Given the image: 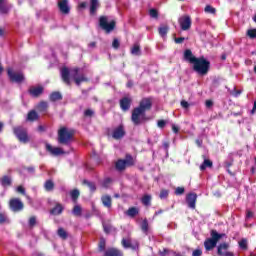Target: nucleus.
<instances>
[{"label": "nucleus", "mask_w": 256, "mask_h": 256, "mask_svg": "<svg viewBox=\"0 0 256 256\" xmlns=\"http://www.w3.org/2000/svg\"><path fill=\"white\" fill-rule=\"evenodd\" d=\"M153 108V100L151 98H142L137 107L133 108L131 112V122L134 127L145 125L149 121L147 111Z\"/></svg>", "instance_id": "1"}, {"label": "nucleus", "mask_w": 256, "mask_h": 256, "mask_svg": "<svg viewBox=\"0 0 256 256\" xmlns=\"http://www.w3.org/2000/svg\"><path fill=\"white\" fill-rule=\"evenodd\" d=\"M81 68L74 67L71 70L67 67H63L61 69V79L65 85L70 86L71 85V78L73 79L74 83L79 87L82 83L89 82V78L85 76V74H80Z\"/></svg>", "instance_id": "2"}, {"label": "nucleus", "mask_w": 256, "mask_h": 256, "mask_svg": "<svg viewBox=\"0 0 256 256\" xmlns=\"http://www.w3.org/2000/svg\"><path fill=\"white\" fill-rule=\"evenodd\" d=\"M75 137V130L69 129L67 127H61L58 130V143L59 145H71Z\"/></svg>", "instance_id": "3"}, {"label": "nucleus", "mask_w": 256, "mask_h": 256, "mask_svg": "<svg viewBox=\"0 0 256 256\" xmlns=\"http://www.w3.org/2000/svg\"><path fill=\"white\" fill-rule=\"evenodd\" d=\"M193 71L198 73L199 75H207L209 73V69H211V62L205 59V57L197 58L193 63Z\"/></svg>", "instance_id": "4"}, {"label": "nucleus", "mask_w": 256, "mask_h": 256, "mask_svg": "<svg viewBox=\"0 0 256 256\" xmlns=\"http://www.w3.org/2000/svg\"><path fill=\"white\" fill-rule=\"evenodd\" d=\"M13 134L18 139L20 143H23L24 145H27L29 141H31V138L29 137V132L27 131V128L23 126H16L13 128Z\"/></svg>", "instance_id": "5"}, {"label": "nucleus", "mask_w": 256, "mask_h": 256, "mask_svg": "<svg viewBox=\"0 0 256 256\" xmlns=\"http://www.w3.org/2000/svg\"><path fill=\"white\" fill-rule=\"evenodd\" d=\"M116 25L117 22H115V20L109 22V18L107 16L99 17V27L107 34L111 33V31H115Z\"/></svg>", "instance_id": "6"}, {"label": "nucleus", "mask_w": 256, "mask_h": 256, "mask_svg": "<svg viewBox=\"0 0 256 256\" xmlns=\"http://www.w3.org/2000/svg\"><path fill=\"white\" fill-rule=\"evenodd\" d=\"M132 165H135V160L131 154H127L125 159H119L115 163V168L117 171H125L127 167H132Z\"/></svg>", "instance_id": "7"}, {"label": "nucleus", "mask_w": 256, "mask_h": 256, "mask_svg": "<svg viewBox=\"0 0 256 256\" xmlns=\"http://www.w3.org/2000/svg\"><path fill=\"white\" fill-rule=\"evenodd\" d=\"M9 207L14 213H19V211H23L25 204L19 198H12L9 201Z\"/></svg>", "instance_id": "8"}, {"label": "nucleus", "mask_w": 256, "mask_h": 256, "mask_svg": "<svg viewBox=\"0 0 256 256\" xmlns=\"http://www.w3.org/2000/svg\"><path fill=\"white\" fill-rule=\"evenodd\" d=\"M7 75L11 81V83H23L25 81V75L23 73L13 72V69H7Z\"/></svg>", "instance_id": "9"}, {"label": "nucleus", "mask_w": 256, "mask_h": 256, "mask_svg": "<svg viewBox=\"0 0 256 256\" xmlns=\"http://www.w3.org/2000/svg\"><path fill=\"white\" fill-rule=\"evenodd\" d=\"M178 23L182 31H189L193 22L191 21V16L185 15L179 18Z\"/></svg>", "instance_id": "10"}, {"label": "nucleus", "mask_w": 256, "mask_h": 256, "mask_svg": "<svg viewBox=\"0 0 256 256\" xmlns=\"http://www.w3.org/2000/svg\"><path fill=\"white\" fill-rule=\"evenodd\" d=\"M217 243H219L217 241V237L214 236L212 234V232L210 231V238H207L204 241V247H205L206 251H213V249L217 247Z\"/></svg>", "instance_id": "11"}, {"label": "nucleus", "mask_w": 256, "mask_h": 256, "mask_svg": "<svg viewBox=\"0 0 256 256\" xmlns=\"http://www.w3.org/2000/svg\"><path fill=\"white\" fill-rule=\"evenodd\" d=\"M58 9L62 15H69L71 7H69V0H60L58 2Z\"/></svg>", "instance_id": "12"}, {"label": "nucleus", "mask_w": 256, "mask_h": 256, "mask_svg": "<svg viewBox=\"0 0 256 256\" xmlns=\"http://www.w3.org/2000/svg\"><path fill=\"white\" fill-rule=\"evenodd\" d=\"M131 103H133V100L129 97H123L120 99V109L124 112L127 113L129 109H131Z\"/></svg>", "instance_id": "13"}, {"label": "nucleus", "mask_w": 256, "mask_h": 256, "mask_svg": "<svg viewBox=\"0 0 256 256\" xmlns=\"http://www.w3.org/2000/svg\"><path fill=\"white\" fill-rule=\"evenodd\" d=\"M125 133V128L123 127V125H120L113 130L112 137L116 141H119V139H123L125 137Z\"/></svg>", "instance_id": "14"}, {"label": "nucleus", "mask_w": 256, "mask_h": 256, "mask_svg": "<svg viewBox=\"0 0 256 256\" xmlns=\"http://www.w3.org/2000/svg\"><path fill=\"white\" fill-rule=\"evenodd\" d=\"M45 91V88L43 86H32L30 87V89L28 90L29 95H31V97H34L35 99H37L38 97H41V94Z\"/></svg>", "instance_id": "15"}, {"label": "nucleus", "mask_w": 256, "mask_h": 256, "mask_svg": "<svg viewBox=\"0 0 256 256\" xmlns=\"http://www.w3.org/2000/svg\"><path fill=\"white\" fill-rule=\"evenodd\" d=\"M186 203L190 209H195L197 203V194L189 193L186 196Z\"/></svg>", "instance_id": "16"}, {"label": "nucleus", "mask_w": 256, "mask_h": 256, "mask_svg": "<svg viewBox=\"0 0 256 256\" xmlns=\"http://www.w3.org/2000/svg\"><path fill=\"white\" fill-rule=\"evenodd\" d=\"M0 183L4 188L11 187V185H13V178H11L9 175H4L0 179Z\"/></svg>", "instance_id": "17"}, {"label": "nucleus", "mask_w": 256, "mask_h": 256, "mask_svg": "<svg viewBox=\"0 0 256 256\" xmlns=\"http://www.w3.org/2000/svg\"><path fill=\"white\" fill-rule=\"evenodd\" d=\"M26 121L30 123H35V121H39V113L35 110H30L27 114Z\"/></svg>", "instance_id": "18"}, {"label": "nucleus", "mask_w": 256, "mask_h": 256, "mask_svg": "<svg viewBox=\"0 0 256 256\" xmlns=\"http://www.w3.org/2000/svg\"><path fill=\"white\" fill-rule=\"evenodd\" d=\"M196 59L197 57L193 55V52L191 51V49H186L184 51V61H188V63H191L193 65Z\"/></svg>", "instance_id": "19"}, {"label": "nucleus", "mask_w": 256, "mask_h": 256, "mask_svg": "<svg viewBox=\"0 0 256 256\" xmlns=\"http://www.w3.org/2000/svg\"><path fill=\"white\" fill-rule=\"evenodd\" d=\"M104 256H123V252L117 248H108L104 252Z\"/></svg>", "instance_id": "20"}, {"label": "nucleus", "mask_w": 256, "mask_h": 256, "mask_svg": "<svg viewBox=\"0 0 256 256\" xmlns=\"http://www.w3.org/2000/svg\"><path fill=\"white\" fill-rule=\"evenodd\" d=\"M64 207L63 204L61 203H57L51 210H50V215H61V213H63L64 211Z\"/></svg>", "instance_id": "21"}, {"label": "nucleus", "mask_w": 256, "mask_h": 256, "mask_svg": "<svg viewBox=\"0 0 256 256\" xmlns=\"http://www.w3.org/2000/svg\"><path fill=\"white\" fill-rule=\"evenodd\" d=\"M46 151H48V153H51V155H63V150H61V148H54L53 146H51V144H46Z\"/></svg>", "instance_id": "22"}, {"label": "nucleus", "mask_w": 256, "mask_h": 256, "mask_svg": "<svg viewBox=\"0 0 256 256\" xmlns=\"http://www.w3.org/2000/svg\"><path fill=\"white\" fill-rule=\"evenodd\" d=\"M61 100H63V95L59 91H54L49 95V101H51L52 103Z\"/></svg>", "instance_id": "23"}, {"label": "nucleus", "mask_w": 256, "mask_h": 256, "mask_svg": "<svg viewBox=\"0 0 256 256\" xmlns=\"http://www.w3.org/2000/svg\"><path fill=\"white\" fill-rule=\"evenodd\" d=\"M102 205L106 207L107 209H111L113 205V200L111 199V196L109 195H104L101 197Z\"/></svg>", "instance_id": "24"}, {"label": "nucleus", "mask_w": 256, "mask_h": 256, "mask_svg": "<svg viewBox=\"0 0 256 256\" xmlns=\"http://www.w3.org/2000/svg\"><path fill=\"white\" fill-rule=\"evenodd\" d=\"M99 9V0H90V15H96Z\"/></svg>", "instance_id": "25"}, {"label": "nucleus", "mask_w": 256, "mask_h": 256, "mask_svg": "<svg viewBox=\"0 0 256 256\" xmlns=\"http://www.w3.org/2000/svg\"><path fill=\"white\" fill-rule=\"evenodd\" d=\"M228 249H229V243L223 242V243L219 244L217 247V255H219V256L225 255V253H223V251H227Z\"/></svg>", "instance_id": "26"}, {"label": "nucleus", "mask_w": 256, "mask_h": 256, "mask_svg": "<svg viewBox=\"0 0 256 256\" xmlns=\"http://www.w3.org/2000/svg\"><path fill=\"white\" fill-rule=\"evenodd\" d=\"M204 158L203 163L200 165V171H205V169L213 167V161L207 159L205 155L202 156Z\"/></svg>", "instance_id": "27"}, {"label": "nucleus", "mask_w": 256, "mask_h": 256, "mask_svg": "<svg viewBox=\"0 0 256 256\" xmlns=\"http://www.w3.org/2000/svg\"><path fill=\"white\" fill-rule=\"evenodd\" d=\"M131 55H136V57H141V45L139 43H135L131 50H130Z\"/></svg>", "instance_id": "28"}, {"label": "nucleus", "mask_w": 256, "mask_h": 256, "mask_svg": "<svg viewBox=\"0 0 256 256\" xmlns=\"http://www.w3.org/2000/svg\"><path fill=\"white\" fill-rule=\"evenodd\" d=\"M139 213V208L137 207H130L127 211H126V215H128V217H137V214Z\"/></svg>", "instance_id": "29"}, {"label": "nucleus", "mask_w": 256, "mask_h": 256, "mask_svg": "<svg viewBox=\"0 0 256 256\" xmlns=\"http://www.w3.org/2000/svg\"><path fill=\"white\" fill-rule=\"evenodd\" d=\"M72 214L74 217H81L83 214V208L80 205H75L72 209Z\"/></svg>", "instance_id": "30"}, {"label": "nucleus", "mask_w": 256, "mask_h": 256, "mask_svg": "<svg viewBox=\"0 0 256 256\" xmlns=\"http://www.w3.org/2000/svg\"><path fill=\"white\" fill-rule=\"evenodd\" d=\"M158 33L160 35V37H167V34L169 33V26L165 25V26H161L158 28Z\"/></svg>", "instance_id": "31"}, {"label": "nucleus", "mask_w": 256, "mask_h": 256, "mask_svg": "<svg viewBox=\"0 0 256 256\" xmlns=\"http://www.w3.org/2000/svg\"><path fill=\"white\" fill-rule=\"evenodd\" d=\"M151 195L146 194L141 198V203L145 206V207H150L151 205Z\"/></svg>", "instance_id": "32"}, {"label": "nucleus", "mask_w": 256, "mask_h": 256, "mask_svg": "<svg viewBox=\"0 0 256 256\" xmlns=\"http://www.w3.org/2000/svg\"><path fill=\"white\" fill-rule=\"evenodd\" d=\"M44 189L45 191H53L55 189V183L53 180H46L44 183Z\"/></svg>", "instance_id": "33"}, {"label": "nucleus", "mask_w": 256, "mask_h": 256, "mask_svg": "<svg viewBox=\"0 0 256 256\" xmlns=\"http://www.w3.org/2000/svg\"><path fill=\"white\" fill-rule=\"evenodd\" d=\"M82 185H87V187H89L90 191L92 192L97 191V186L93 182L88 181L87 179H84L82 181Z\"/></svg>", "instance_id": "34"}, {"label": "nucleus", "mask_w": 256, "mask_h": 256, "mask_svg": "<svg viewBox=\"0 0 256 256\" xmlns=\"http://www.w3.org/2000/svg\"><path fill=\"white\" fill-rule=\"evenodd\" d=\"M80 195H81V192H79L78 189H74L70 192V196H71L73 203H77V199H79Z\"/></svg>", "instance_id": "35"}, {"label": "nucleus", "mask_w": 256, "mask_h": 256, "mask_svg": "<svg viewBox=\"0 0 256 256\" xmlns=\"http://www.w3.org/2000/svg\"><path fill=\"white\" fill-rule=\"evenodd\" d=\"M49 104L45 101H41L38 105H37V110L40 111V113L45 112L46 109H48Z\"/></svg>", "instance_id": "36"}, {"label": "nucleus", "mask_w": 256, "mask_h": 256, "mask_svg": "<svg viewBox=\"0 0 256 256\" xmlns=\"http://www.w3.org/2000/svg\"><path fill=\"white\" fill-rule=\"evenodd\" d=\"M210 232H212V235H214V237H217L216 241H218V242L221 241V239H223V237H227V234H225V233L220 234L215 229H212Z\"/></svg>", "instance_id": "37"}, {"label": "nucleus", "mask_w": 256, "mask_h": 256, "mask_svg": "<svg viewBox=\"0 0 256 256\" xmlns=\"http://www.w3.org/2000/svg\"><path fill=\"white\" fill-rule=\"evenodd\" d=\"M57 235L58 237H60V239H67V237H69V235L67 234V231H65V229L63 228H59L57 231Z\"/></svg>", "instance_id": "38"}, {"label": "nucleus", "mask_w": 256, "mask_h": 256, "mask_svg": "<svg viewBox=\"0 0 256 256\" xmlns=\"http://www.w3.org/2000/svg\"><path fill=\"white\" fill-rule=\"evenodd\" d=\"M0 13H2V15H6V13H9V8L5 6V0H0Z\"/></svg>", "instance_id": "39"}, {"label": "nucleus", "mask_w": 256, "mask_h": 256, "mask_svg": "<svg viewBox=\"0 0 256 256\" xmlns=\"http://www.w3.org/2000/svg\"><path fill=\"white\" fill-rule=\"evenodd\" d=\"M141 229L143 233H148L149 232V221L147 219H144L141 223Z\"/></svg>", "instance_id": "40"}, {"label": "nucleus", "mask_w": 256, "mask_h": 256, "mask_svg": "<svg viewBox=\"0 0 256 256\" xmlns=\"http://www.w3.org/2000/svg\"><path fill=\"white\" fill-rule=\"evenodd\" d=\"M246 36L249 37V39H256V28L248 29Z\"/></svg>", "instance_id": "41"}, {"label": "nucleus", "mask_w": 256, "mask_h": 256, "mask_svg": "<svg viewBox=\"0 0 256 256\" xmlns=\"http://www.w3.org/2000/svg\"><path fill=\"white\" fill-rule=\"evenodd\" d=\"M205 13H210L211 15H215V13H217V10L215 8H213V6L211 5H207L204 8Z\"/></svg>", "instance_id": "42"}, {"label": "nucleus", "mask_w": 256, "mask_h": 256, "mask_svg": "<svg viewBox=\"0 0 256 256\" xmlns=\"http://www.w3.org/2000/svg\"><path fill=\"white\" fill-rule=\"evenodd\" d=\"M149 15L150 17H152V19H158L159 18V11H157V9L152 8L149 11Z\"/></svg>", "instance_id": "43"}, {"label": "nucleus", "mask_w": 256, "mask_h": 256, "mask_svg": "<svg viewBox=\"0 0 256 256\" xmlns=\"http://www.w3.org/2000/svg\"><path fill=\"white\" fill-rule=\"evenodd\" d=\"M106 245H107V242L105 241V238H101L98 244L99 251H105Z\"/></svg>", "instance_id": "44"}, {"label": "nucleus", "mask_w": 256, "mask_h": 256, "mask_svg": "<svg viewBox=\"0 0 256 256\" xmlns=\"http://www.w3.org/2000/svg\"><path fill=\"white\" fill-rule=\"evenodd\" d=\"M239 247L240 249H243L244 251H247L248 246H247V239L243 238L240 242H239Z\"/></svg>", "instance_id": "45"}, {"label": "nucleus", "mask_w": 256, "mask_h": 256, "mask_svg": "<svg viewBox=\"0 0 256 256\" xmlns=\"http://www.w3.org/2000/svg\"><path fill=\"white\" fill-rule=\"evenodd\" d=\"M160 199H167L169 197V190L162 189L159 194Z\"/></svg>", "instance_id": "46"}, {"label": "nucleus", "mask_w": 256, "mask_h": 256, "mask_svg": "<svg viewBox=\"0 0 256 256\" xmlns=\"http://www.w3.org/2000/svg\"><path fill=\"white\" fill-rule=\"evenodd\" d=\"M122 247H124V249H129L131 247V240L129 239H122Z\"/></svg>", "instance_id": "47"}, {"label": "nucleus", "mask_w": 256, "mask_h": 256, "mask_svg": "<svg viewBox=\"0 0 256 256\" xmlns=\"http://www.w3.org/2000/svg\"><path fill=\"white\" fill-rule=\"evenodd\" d=\"M103 229L104 233H106V235H109V233H111V231L113 230V227L109 224H103Z\"/></svg>", "instance_id": "48"}, {"label": "nucleus", "mask_w": 256, "mask_h": 256, "mask_svg": "<svg viewBox=\"0 0 256 256\" xmlns=\"http://www.w3.org/2000/svg\"><path fill=\"white\" fill-rule=\"evenodd\" d=\"M112 47H113V49H119V47H121V42H119V39H117V38L113 39Z\"/></svg>", "instance_id": "49"}, {"label": "nucleus", "mask_w": 256, "mask_h": 256, "mask_svg": "<svg viewBox=\"0 0 256 256\" xmlns=\"http://www.w3.org/2000/svg\"><path fill=\"white\" fill-rule=\"evenodd\" d=\"M93 115H95V111L92 109H86L84 111V117H93Z\"/></svg>", "instance_id": "50"}, {"label": "nucleus", "mask_w": 256, "mask_h": 256, "mask_svg": "<svg viewBox=\"0 0 256 256\" xmlns=\"http://www.w3.org/2000/svg\"><path fill=\"white\" fill-rule=\"evenodd\" d=\"M29 225H30V227H35V225H37V218L35 216L30 217Z\"/></svg>", "instance_id": "51"}, {"label": "nucleus", "mask_w": 256, "mask_h": 256, "mask_svg": "<svg viewBox=\"0 0 256 256\" xmlns=\"http://www.w3.org/2000/svg\"><path fill=\"white\" fill-rule=\"evenodd\" d=\"M185 193V188L184 187H177L175 189V195H183Z\"/></svg>", "instance_id": "52"}, {"label": "nucleus", "mask_w": 256, "mask_h": 256, "mask_svg": "<svg viewBox=\"0 0 256 256\" xmlns=\"http://www.w3.org/2000/svg\"><path fill=\"white\" fill-rule=\"evenodd\" d=\"M165 125H167V121H165V120H158L157 126H158L160 129H165Z\"/></svg>", "instance_id": "53"}, {"label": "nucleus", "mask_w": 256, "mask_h": 256, "mask_svg": "<svg viewBox=\"0 0 256 256\" xmlns=\"http://www.w3.org/2000/svg\"><path fill=\"white\" fill-rule=\"evenodd\" d=\"M180 105H181V107L183 108V109H189V102H187L186 100H182L181 102H180Z\"/></svg>", "instance_id": "54"}, {"label": "nucleus", "mask_w": 256, "mask_h": 256, "mask_svg": "<svg viewBox=\"0 0 256 256\" xmlns=\"http://www.w3.org/2000/svg\"><path fill=\"white\" fill-rule=\"evenodd\" d=\"M203 251L201 249H196L193 251L192 256H202Z\"/></svg>", "instance_id": "55"}, {"label": "nucleus", "mask_w": 256, "mask_h": 256, "mask_svg": "<svg viewBox=\"0 0 256 256\" xmlns=\"http://www.w3.org/2000/svg\"><path fill=\"white\" fill-rule=\"evenodd\" d=\"M129 249H132V251H138L139 250V243L130 244Z\"/></svg>", "instance_id": "56"}, {"label": "nucleus", "mask_w": 256, "mask_h": 256, "mask_svg": "<svg viewBox=\"0 0 256 256\" xmlns=\"http://www.w3.org/2000/svg\"><path fill=\"white\" fill-rule=\"evenodd\" d=\"M174 41L177 45H181V43H183V41H185V37L175 38Z\"/></svg>", "instance_id": "57"}, {"label": "nucleus", "mask_w": 256, "mask_h": 256, "mask_svg": "<svg viewBox=\"0 0 256 256\" xmlns=\"http://www.w3.org/2000/svg\"><path fill=\"white\" fill-rule=\"evenodd\" d=\"M205 106L209 109L213 107V100H206Z\"/></svg>", "instance_id": "58"}, {"label": "nucleus", "mask_w": 256, "mask_h": 256, "mask_svg": "<svg viewBox=\"0 0 256 256\" xmlns=\"http://www.w3.org/2000/svg\"><path fill=\"white\" fill-rule=\"evenodd\" d=\"M17 192L21 193L22 195H25V188H23V186H18L17 187Z\"/></svg>", "instance_id": "59"}, {"label": "nucleus", "mask_w": 256, "mask_h": 256, "mask_svg": "<svg viewBox=\"0 0 256 256\" xmlns=\"http://www.w3.org/2000/svg\"><path fill=\"white\" fill-rule=\"evenodd\" d=\"M251 217H253V211L247 210L246 211V219H251Z\"/></svg>", "instance_id": "60"}, {"label": "nucleus", "mask_w": 256, "mask_h": 256, "mask_svg": "<svg viewBox=\"0 0 256 256\" xmlns=\"http://www.w3.org/2000/svg\"><path fill=\"white\" fill-rule=\"evenodd\" d=\"M5 221H7V219L5 218V215L3 213H0V224L5 223Z\"/></svg>", "instance_id": "61"}, {"label": "nucleus", "mask_w": 256, "mask_h": 256, "mask_svg": "<svg viewBox=\"0 0 256 256\" xmlns=\"http://www.w3.org/2000/svg\"><path fill=\"white\" fill-rule=\"evenodd\" d=\"M172 131L177 135L179 133V127H177L175 124L172 125Z\"/></svg>", "instance_id": "62"}, {"label": "nucleus", "mask_w": 256, "mask_h": 256, "mask_svg": "<svg viewBox=\"0 0 256 256\" xmlns=\"http://www.w3.org/2000/svg\"><path fill=\"white\" fill-rule=\"evenodd\" d=\"M26 170L28 171V173H35V167L33 166L27 167Z\"/></svg>", "instance_id": "63"}, {"label": "nucleus", "mask_w": 256, "mask_h": 256, "mask_svg": "<svg viewBox=\"0 0 256 256\" xmlns=\"http://www.w3.org/2000/svg\"><path fill=\"white\" fill-rule=\"evenodd\" d=\"M126 87H128V89H131V87H133V82L132 80H129L126 84Z\"/></svg>", "instance_id": "64"}]
</instances>
